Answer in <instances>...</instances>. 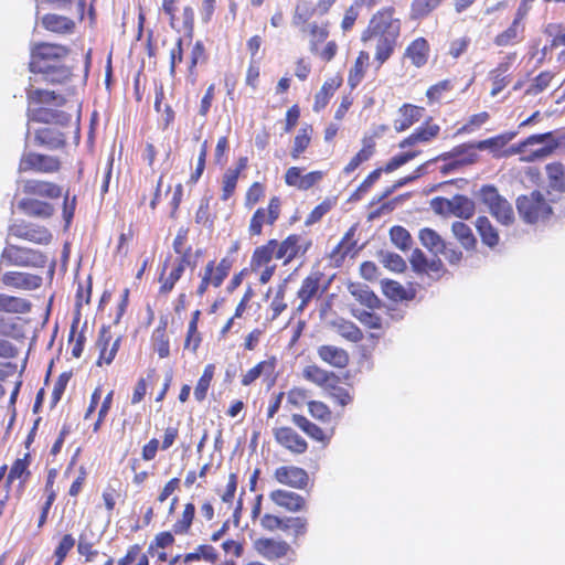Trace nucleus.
<instances>
[{"instance_id":"32","label":"nucleus","mask_w":565,"mask_h":565,"mask_svg":"<svg viewBox=\"0 0 565 565\" xmlns=\"http://www.w3.org/2000/svg\"><path fill=\"white\" fill-rule=\"evenodd\" d=\"M374 147L375 143L372 138H364L363 148L344 167L343 172L350 174L356 170L360 164L367 161L373 156Z\"/></svg>"},{"instance_id":"24","label":"nucleus","mask_w":565,"mask_h":565,"mask_svg":"<svg viewBox=\"0 0 565 565\" xmlns=\"http://www.w3.org/2000/svg\"><path fill=\"white\" fill-rule=\"evenodd\" d=\"M429 45L426 39L417 38L406 49L405 56L412 60V63L422 67L427 63Z\"/></svg>"},{"instance_id":"50","label":"nucleus","mask_w":565,"mask_h":565,"mask_svg":"<svg viewBox=\"0 0 565 565\" xmlns=\"http://www.w3.org/2000/svg\"><path fill=\"white\" fill-rule=\"evenodd\" d=\"M481 202L488 206L489 211L498 205V203L504 198L499 193L498 189L493 184H484L481 186L478 193Z\"/></svg>"},{"instance_id":"33","label":"nucleus","mask_w":565,"mask_h":565,"mask_svg":"<svg viewBox=\"0 0 565 565\" xmlns=\"http://www.w3.org/2000/svg\"><path fill=\"white\" fill-rule=\"evenodd\" d=\"M322 276V273L317 271L303 279L297 295L300 299H303L305 303H309L310 300L317 295Z\"/></svg>"},{"instance_id":"30","label":"nucleus","mask_w":565,"mask_h":565,"mask_svg":"<svg viewBox=\"0 0 565 565\" xmlns=\"http://www.w3.org/2000/svg\"><path fill=\"white\" fill-rule=\"evenodd\" d=\"M451 232L465 249H475L477 238L469 225L460 221L454 222L451 225Z\"/></svg>"},{"instance_id":"4","label":"nucleus","mask_w":565,"mask_h":565,"mask_svg":"<svg viewBox=\"0 0 565 565\" xmlns=\"http://www.w3.org/2000/svg\"><path fill=\"white\" fill-rule=\"evenodd\" d=\"M70 49L64 45L41 42L35 44L31 50V60L29 70H43L44 65L56 63L66 57Z\"/></svg>"},{"instance_id":"60","label":"nucleus","mask_w":565,"mask_h":565,"mask_svg":"<svg viewBox=\"0 0 565 565\" xmlns=\"http://www.w3.org/2000/svg\"><path fill=\"white\" fill-rule=\"evenodd\" d=\"M309 143L310 136L307 132V128L300 129L298 135L295 137L294 147L290 153L292 159H298L300 154L307 149Z\"/></svg>"},{"instance_id":"58","label":"nucleus","mask_w":565,"mask_h":565,"mask_svg":"<svg viewBox=\"0 0 565 565\" xmlns=\"http://www.w3.org/2000/svg\"><path fill=\"white\" fill-rule=\"evenodd\" d=\"M75 539L71 534H65L54 551L56 565H61L66 558L68 552L74 547Z\"/></svg>"},{"instance_id":"43","label":"nucleus","mask_w":565,"mask_h":565,"mask_svg":"<svg viewBox=\"0 0 565 565\" xmlns=\"http://www.w3.org/2000/svg\"><path fill=\"white\" fill-rule=\"evenodd\" d=\"M369 60V53L361 51L348 77V84L351 88H355L361 83L364 75V65L367 64Z\"/></svg>"},{"instance_id":"63","label":"nucleus","mask_w":565,"mask_h":565,"mask_svg":"<svg viewBox=\"0 0 565 565\" xmlns=\"http://www.w3.org/2000/svg\"><path fill=\"white\" fill-rule=\"evenodd\" d=\"M308 411L312 417L321 422L328 420L331 416L329 407L319 401H310L308 403Z\"/></svg>"},{"instance_id":"36","label":"nucleus","mask_w":565,"mask_h":565,"mask_svg":"<svg viewBox=\"0 0 565 565\" xmlns=\"http://www.w3.org/2000/svg\"><path fill=\"white\" fill-rule=\"evenodd\" d=\"M291 420L297 427H299L305 434H307L312 439L317 441L324 440L326 435L323 430L318 425L306 418L303 415L294 414Z\"/></svg>"},{"instance_id":"29","label":"nucleus","mask_w":565,"mask_h":565,"mask_svg":"<svg viewBox=\"0 0 565 565\" xmlns=\"http://www.w3.org/2000/svg\"><path fill=\"white\" fill-rule=\"evenodd\" d=\"M42 25L46 30L56 33H68L75 26L74 22L71 19L52 13H47L42 18Z\"/></svg>"},{"instance_id":"42","label":"nucleus","mask_w":565,"mask_h":565,"mask_svg":"<svg viewBox=\"0 0 565 565\" xmlns=\"http://www.w3.org/2000/svg\"><path fill=\"white\" fill-rule=\"evenodd\" d=\"M489 212L502 225L508 226L514 222V212L512 205L505 198L501 200L498 205L493 206Z\"/></svg>"},{"instance_id":"53","label":"nucleus","mask_w":565,"mask_h":565,"mask_svg":"<svg viewBox=\"0 0 565 565\" xmlns=\"http://www.w3.org/2000/svg\"><path fill=\"white\" fill-rule=\"evenodd\" d=\"M352 316L356 318L362 324L366 326L370 329H381L382 328V319L380 316L375 315L372 311L363 310V309H352Z\"/></svg>"},{"instance_id":"55","label":"nucleus","mask_w":565,"mask_h":565,"mask_svg":"<svg viewBox=\"0 0 565 565\" xmlns=\"http://www.w3.org/2000/svg\"><path fill=\"white\" fill-rule=\"evenodd\" d=\"M553 78V74L551 72H542L540 73L532 82V84L526 88L525 94L535 96L542 93L550 84Z\"/></svg>"},{"instance_id":"26","label":"nucleus","mask_w":565,"mask_h":565,"mask_svg":"<svg viewBox=\"0 0 565 565\" xmlns=\"http://www.w3.org/2000/svg\"><path fill=\"white\" fill-rule=\"evenodd\" d=\"M418 238L424 247L436 256L439 252H445L446 241L433 228L425 227L419 231Z\"/></svg>"},{"instance_id":"17","label":"nucleus","mask_w":565,"mask_h":565,"mask_svg":"<svg viewBox=\"0 0 565 565\" xmlns=\"http://www.w3.org/2000/svg\"><path fill=\"white\" fill-rule=\"evenodd\" d=\"M425 109L411 104H404L398 113L401 118L394 120V128L397 132L407 130L423 117Z\"/></svg>"},{"instance_id":"52","label":"nucleus","mask_w":565,"mask_h":565,"mask_svg":"<svg viewBox=\"0 0 565 565\" xmlns=\"http://www.w3.org/2000/svg\"><path fill=\"white\" fill-rule=\"evenodd\" d=\"M382 169L373 170L349 198L350 202H358L370 188L381 178Z\"/></svg>"},{"instance_id":"61","label":"nucleus","mask_w":565,"mask_h":565,"mask_svg":"<svg viewBox=\"0 0 565 565\" xmlns=\"http://www.w3.org/2000/svg\"><path fill=\"white\" fill-rule=\"evenodd\" d=\"M153 340H154V344H153L154 351L158 353V355L161 359L169 356V354H170L169 339L166 335V333H162V329L154 330Z\"/></svg>"},{"instance_id":"9","label":"nucleus","mask_w":565,"mask_h":565,"mask_svg":"<svg viewBox=\"0 0 565 565\" xmlns=\"http://www.w3.org/2000/svg\"><path fill=\"white\" fill-rule=\"evenodd\" d=\"M275 479L285 486L295 489H305L309 482L308 472L296 466H281L275 471Z\"/></svg>"},{"instance_id":"44","label":"nucleus","mask_w":565,"mask_h":565,"mask_svg":"<svg viewBox=\"0 0 565 565\" xmlns=\"http://www.w3.org/2000/svg\"><path fill=\"white\" fill-rule=\"evenodd\" d=\"M390 238L391 242L403 252L408 250L412 247V235L401 225H394L391 227Z\"/></svg>"},{"instance_id":"38","label":"nucleus","mask_w":565,"mask_h":565,"mask_svg":"<svg viewBox=\"0 0 565 565\" xmlns=\"http://www.w3.org/2000/svg\"><path fill=\"white\" fill-rule=\"evenodd\" d=\"M201 559H204L206 562L214 564L218 559V554L212 545L202 544V545H199L194 552L188 553L183 556V562L185 564H189V563H192L195 561H201Z\"/></svg>"},{"instance_id":"6","label":"nucleus","mask_w":565,"mask_h":565,"mask_svg":"<svg viewBox=\"0 0 565 565\" xmlns=\"http://www.w3.org/2000/svg\"><path fill=\"white\" fill-rule=\"evenodd\" d=\"M392 13L393 9H386L375 14L362 39L364 41L371 38L382 39L388 36V32L393 33V31H397V35H399V21L393 19Z\"/></svg>"},{"instance_id":"31","label":"nucleus","mask_w":565,"mask_h":565,"mask_svg":"<svg viewBox=\"0 0 565 565\" xmlns=\"http://www.w3.org/2000/svg\"><path fill=\"white\" fill-rule=\"evenodd\" d=\"M548 178V186L557 192H565V166L561 162H552L545 167Z\"/></svg>"},{"instance_id":"59","label":"nucleus","mask_w":565,"mask_h":565,"mask_svg":"<svg viewBox=\"0 0 565 565\" xmlns=\"http://www.w3.org/2000/svg\"><path fill=\"white\" fill-rule=\"evenodd\" d=\"M30 458V454H25L23 458H19L13 462L8 476V482L21 478L24 473L29 475Z\"/></svg>"},{"instance_id":"12","label":"nucleus","mask_w":565,"mask_h":565,"mask_svg":"<svg viewBox=\"0 0 565 565\" xmlns=\"http://www.w3.org/2000/svg\"><path fill=\"white\" fill-rule=\"evenodd\" d=\"M32 142L34 146L44 147L47 150H56L63 148L66 140L64 134L60 130L44 127L35 130Z\"/></svg>"},{"instance_id":"45","label":"nucleus","mask_w":565,"mask_h":565,"mask_svg":"<svg viewBox=\"0 0 565 565\" xmlns=\"http://www.w3.org/2000/svg\"><path fill=\"white\" fill-rule=\"evenodd\" d=\"M379 257L381 258L382 264L392 271L403 273L407 268L406 262L396 253L380 250Z\"/></svg>"},{"instance_id":"22","label":"nucleus","mask_w":565,"mask_h":565,"mask_svg":"<svg viewBox=\"0 0 565 565\" xmlns=\"http://www.w3.org/2000/svg\"><path fill=\"white\" fill-rule=\"evenodd\" d=\"M319 358L334 367H345L349 363V354L345 350L333 345H321L318 349Z\"/></svg>"},{"instance_id":"25","label":"nucleus","mask_w":565,"mask_h":565,"mask_svg":"<svg viewBox=\"0 0 565 565\" xmlns=\"http://www.w3.org/2000/svg\"><path fill=\"white\" fill-rule=\"evenodd\" d=\"M341 77L329 78L323 83L321 89L315 96L313 110L316 113H319L328 105L330 98L333 96L334 92L341 86Z\"/></svg>"},{"instance_id":"15","label":"nucleus","mask_w":565,"mask_h":565,"mask_svg":"<svg viewBox=\"0 0 565 565\" xmlns=\"http://www.w3.org/2000/svg\"><path fill=\"white\" fill-rule=\"evenodd\" d=\"M23 191L26 194L47 199H56L62 194V188L57 184L35 179L24 181Z\"/></svg>"},{"instance_id":"51","label":"nucleus","mask_w":565,"mask_h":565,"mask_svg":"<svg viewBox=\"0 0 565 565\" xmlns=\"http://www.w3.org/2000/svg\"><path fill=\"white\" fill-rule=\"evenodd\" d=\"M23 239L46 245L52 241V234L45 227L30 224Z\"/></svg>"},{"instance_id":"10","label":"nucleus","mask_w":565,"mask_h":565,"mask_svg":"<svg viewBox=\"0 0 565 565\" xmlns=\"http://www.w3.org/2000/svg\"><path fill=\"white\" fill-rule=\"evenodd\" d=\"M302 168L291 167L285 173V182L289 186H296L301 191H307L316 185L322 178V171H311L302 175Z\"/></svg>"},{"instance_id":"2","label":"nucleus","mask_w":565,"mask_h":565,"mask_svg":"<svg viewBox=\"0 0 565 565\" xmlns=\"http://www.w3.org/2000/svg\"><path fill=\"white\" fill-rule=\"evenodd\" d=\"M430 207L438 215L450 214L462 220L471 218L476 212L473 200L462 194H456L452 199L436 196L430 201Z\"/></svg>"},{"instance_id":"27","label":"nucleus","mask_w":565,"mask_h":565,"mask_svg":"<svg viewBox=\"0 0 565 565\" xmlns=\"http://www.w3.org/2000/svg\"><path fill=\"white\" fill-rule=\"evenodd\" d=\"M28 99L30 104H50L56 107L63 106L66 103V98L64 96L58 95L53 90L41 88L28 90Z\"/></svg>"},{"instance_id":"49","label":"nucleus","mask_w":565,"mask_h":565,"mask_svg":"<svg viewBox=\"0 0 565 565\" xmlns=\"http://www.w3.org/2000/svg\"><path fill=\"white\" fill-rule=\"evenodd\" d=\"M470 154H477L473 141L465 142L459 146H456L450 151L441 153L438 158H436V160H438V159L444 160V161L449 160V159L456 160V159L470 157Z\"/></svg>"},{"instance_id":"21","label":"nucleus","mask_w":565,"mask_h":565,"mask_svg":"<svg viewBox=\"0 0 565 565\" xmlns=\"http://www.w3.org/2000/svg\"><path fill=\"white\" fill-rule=\"evenodd\" d=\"M303 377L319 386L330 390V384L339 383V376L333 372L322 370L318 365H308L303 370Z\"/></svg>"},{"instance_id":"11","label":"nucleus","mask_w":565,"mask_h":565,"mask_svg":"<svg viewBox=\"0 0 565 565\" xmlns=\"http://www.w3.org/2000/svg\"><path fill=\"white\" fill-rule=\"evenodd\" d=\"M274 436L279 445L294 454H303L308 448L307 441L290 427L275 428Z\"/></svg>"},{"instance_id":"20","label":"nucleus","mask_w":565,"mask_h":565,"mask_svg":"<svg viewBox=\"0 0 565 565\" xmlns=\"http://www.w3.org/2000/svg\"><path fill=\"white\" fill-rule=\"evenodd\" d=\"M544 145L542 148L534 151V157L542 158L552 153L556 149L555 132L547 131L544 134H535L529 136L523 140V146Z\"/></svg>"},{"instance_id":"3","label":"nucleus","mask_w":565,"mask_h":565,"mask_svg":"<svg viewBox=\"0 0 565 565\" xmlns=\"http://www.w3.org/2000/svg\"><path fill=\"white\" fill-rule=\"evenodd\" d=\"M1 260L7 265L39 268L45 266L47 257L36 249L9 245L3 249Z\"/></svg>"},{"instance_id":"13","label":"nucleus","mask_w":565,"mask_h":565,"mask_svg":"<svg viewBox=\"0 0 565 565\" xmlns=\"http://www.w3.org/2000/svg\"><path fill=\"white\" fill-rule=\"evenodd\" d=\"M30 72L33 74H41L43 81L50 84H63L72 76V68L61 63V61L44 65L43 70H34Z\"/></svg>"},{"instance_id":"8","label":"nucleus","mask_w":565,"mask_h":565,"mask_svg":"<svg viewBox=\"0 0 565 565\" xmlns=\"http://www.w3.org/2000/svg\"><path fill=\"white\" fill-rule=\"evenodd\" d=\"M28 118L30 121L65 127L70 124L72 116L64 110L40 106L36 108L29 107Z\"/></svg>"},{"instance_id":"37","label":"nucleus","mask_w":565,"mask_h":565,"mask_svg":"<svg viewBox=\"0 0 565 565\" xmlns=\"http://www.w3.org/2000/svg\"><path fill=\"white\" fill-rule=\"evenodd\" d=\"M515 136H516V132H508V134L491 137L489 139L473 141V142H475L476 150L498 151V150L502 149Z\"/></svg>"},{"instance_id":"18","label":"nucleus","mask_w":565,"mask_h":565,"mask_svg":"<svg viewBox=\"0 0 565 565\" xmlns=\"http://www.w3.org/2000/svg\"><path fill=\"white\" fill-rule=\"evenodd\" d=\"M2 282L15 288L36 289L42 285V278L26 273L8 271L2 276Z\"/></svg>"},{"instance_id":"23","label":"nucleus","mask_w":565,"mask_h":565,"mask_svg":"<svg viewBox=\"0 0 565 565\" xmlns=\"http://www.w3.org/2000/svg\"><path fill=\"white\" fill-rule=\"evenodd\" d=\"M349 291L361 305L369 309L381 308V300L367 285L351 284L349 286Z\"/></svg>"},{"instance_id":"40","label":"nucleus","mask_w":565,"mask_h":565,"mask_svg":"<svg viewBox=\"0 0 565 565\" xmlns=\"http://www.w3.org/2000/svg\"><path fill=\"white\" fill-rule=\"evenodd\" d=\"M383 294L391 300L403 301L409 300L413 296H407L405 288L397 281L392 279H383L381 281Z\"/></svg>"},{"instance_id":"19","label":"nucleus","mask_w":565,"mask_h":565,"mask_svg":"<svg viewBox=\"0 0 565 565\" xmlns=\"http://www.w3.org/2000/svg\"><path fill=\"white\" fill-rule=\"evenodd\" d=\"M19 209L26 215L33 217L49 218L54 214V206L51 203L35 199H22Z\"/></svg>"},{"instance_id":"34","label":"nucleus","mask_w":565,"mask_h":565,"mask_svg":"<svg viewBox=\"0 0 565 565\" xmlns=\"http://www.w3.org/2000/svg\"><path fill=\"white\" fill-rule=\"evenodd\" d=\"M30 310L31 303L28 300L0 294V311L26 313Z\"/></svg>"},{"instance_id":"62","label":"nucleus","mask_w":565,"mask_h":565,"mask_svg":"<svg viewBox=\"0 0 565 565\" xmlns=\"http://www.w3.org/2000/svg\"><path fill=\"white\" fill-rule=\"evenodd\" d=\"M273 255L274 254H271V250H268L267 247H264L263 245L257 247L254 250L253 256H252V260H250L252 269L256 270L259 267H262L263 265H266L267 263H269L270 259L273 258Z\"/></svg>"},{"instance_id":"1","label":"nucleus","mask_w":565,"mask_h":565,"mask_svg":"<svg viewBox=\"0 0 565 565\" xmlns=\"http://www.w3.org/2000/svg\"><path fill=\"white\" fill-rule=\"evenodd\" d=\"M516 210L520 217L527 224L548 218L553 211L544 195L534 190L530 194L520 195L516 199Z\"/></svg>"},{"instance_id":"39","label":"nucleus","mask_w":565,"mask_h":565,"mask_svg":"<svg viewBox=\"0 0 565 565\" xmlns=\"http://www.w3.org/2000/svg\"><path fill=\"white\" fill-rule=\"evenodd\" d=\"M298 242H299V236L298 235H296V234L289 235L286 239H284L279 244V246H278V248L276 250L275 257L277 259H281L284 257H287L285 263H289L298 254V249H299Z\"/></svg>"},{"instance_id":"7","label":"nucleus","mask_w":565,"mask_h":565,"mask_svg":"<svg viewBox=\"0 0 565 565\" xmlns=\"http://www.w3.org/2000/svg\"><path fill=\"white\" fill-rule=\"evenodd\" d=\"M203 255L202 249H196L194 255H192V248L189 246L182 255L175 260V266L171 270L169 277L163 281L160 286V294L170 292L175 282L182 277L184 269L186 266L194 269L198 265V259Z\"/></svg>"},{"instance_id":"64","label":"nucleus","mask_w":565,"mask_h":565,"mask_svg":"<svg viewBox=\"0 0 565 565\" xmlns=\"http://www.w3.org/2000/svg\"><path fill=\"white\" fill-rule=\"evenodd\" d=\"M439 130L440 127L438 125H428V122H426L415 129L414 132L419 142H428L438 135Z\"/></svg>"},{"instance_id":"5","label":"nucleus","mask_w":565,"mask_h":565,"mask_svg":"<svg viewBox=\"0 0 565 565\" xmlns=\"http://www.w3.org/2000/svg\"><path fill=\"white\" fill-rule=\"evenodd\" d=\"M60 168L61 161L58 158L32 151H24L19 162V172L35 171L52 173L58 171Z\"/></svg>"},{"instance_id":"48","label":"nucleus","mask_w":565,"mask_h":565,"mask_svg":"<svg viewBox=\"0 0 565 565\" xmlns=\"http://www.w3.org/2000/svg\"><path fill=\"white\" fill-rule=\"evenodd\" d=\"M510 68L509 62H503L498 65L497 68L491 71V77L493 79V87L491 89V95L497 96L508 84V77L504 76Z\"/></svg>"},{"instance_id":"54","label":"nucleus","mask_w":565,"mask_h":565,"mask_svg":"<svg viewBox=\"0 0 565 565\" xmlns=\"http://www.w3.org/2000/svg\"><path fill=\"white\" fill-rule=\"evenodd\" d=\"M418 154L419 151L401 152L392 157L384 168H381L382 172L391 173L398 169L399 167L404 166L405 163L409 162L411 160L415 159Z\"/></svg>"},{"instance_id":"47","label":"nucleus","mask_w":565,"mask_h":565,"mask_svg":"<svg viewBox=\"0 0 565 565\" xmlns=\"http://www.w3.org/2000/svg\"><path fill=\"white\" fill-rule=\"evenodd\" d=\"M195 515V505L193 503H186L182 513V519L178 520L173 526V533L175 534H185L189 532L193 519Z\"/></svg>"},{"instance_id":"41","label":"nucleus","mask_w":565,"mask_h":565,"mask_svg":"<svg viewBox=\"0 0 565 565\" xmlns=\"http://www.w3.org/2000/svg\"><path fill=\"white\" fill-rule=\"evenodd\" d=\"M338 333L351 342H360L363 339V332L353 322L340 319L333 323Z\"/></svg>"},{"instance_id":"56","label":"nucleus","mask_w":565,"mask_h":565,"mask_svg":"<svg viewBox=\"0 0 565 565\" xmlns=\"http://www.w3.org/2000/svg\"><path fill=\"white\" fill-rule=\"evenodd\" d=\"M71 377L72 372H63L62 374H60L53 387L51 396V407L56 406V404L61 401Z\"/></svg>"},{"instance_id":"35","label":"nucleus","mask_w":565,"mask_h":565,"mask_svg":"<svg viewBox=\"0 0 565 565\" xmlns=\"http://www.w3.org/2000/svg\"><path fill=\"white\" fill-rule=\"evenodd\" d=\"M397 38V31H393V33L388 32V36L377 39L375 58L380 64H383L390 58L394 51Z\"/></svg>"},{"instance_id":"57","label":"nucleus","mask_w":565,"mask_h":565,"mask_svg":"<svg viewBox=\"0 0 565 565\" xmlns=\"http://www.w3.org/2000/svg\"><path fill=\"white\" fill-rule=\"evenodd\" d=\"M238 180V171H232L228 169L223 175V188H222V196L223 201H227L236 189Z\"/></svg>"},{"instance_id":"28","label":"nucleus","mask_w":565,"mask_h":565,"mask_svg":"<svg viewBox=\"0 0 565 565\" xmlns=\"http://www.w3.org/2000/svg\"><path fill=\"white\" fill-rule=\"evenodd\" d=\"M477 231L484 245L493 248L499 243L498 231L493 227L490 220L487 216H479L476 221Z\"/></svg>"},{"instance_id":"46","label":"nucleus","mask_w":565,"mask_h":565,"mask_svg":"<svg viewBox=\"0 0 565 565\" xmlns=\"http://www.w3.org/2000/svg\"><path fill=\"white\" fill-rule=\"evenodd\" d=\"M215 366L207 364L203 371V374L199 379L194 388V397L196 401L202 402L206 397L207 390L214 375Z\"/></svg>"},{"instance_id":"14","label":"nucleus","mask_w":565,"mask_h":565,"mask_svg":"<svg viewBox=\"0 0 565 565\" xmlns=\"http://www.w3.org/2000/svg\"><path fill=\"white\" fill-rule=\"evenodd\" d=\"M269 498L277 505L285 508L290 512H299L303 510L306 504L303 497L300 494L281 489L271 491Z\"/></svg>"},{"instance_id":"16","label":"nucleus","mask_w":565,"mask_h":565,"mask_svg":"<svg viewBox=\"0 0 565 565\" xmlns=\"http://www.w3.org/2000/svg\"><path fill=\"white\" fill-rule=\"evenodd\" d=\"M255 548L259 554L268 559H276L287 555L289 544L285 541H275L273 539H258L255 542Z\"/></svg>"}]
</instances>
